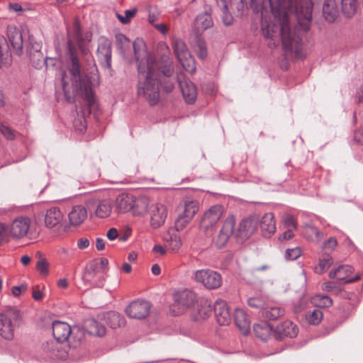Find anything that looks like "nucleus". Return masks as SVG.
Segmentation results:
<instances>
[{
  "label": "nucleus",
  "instance_id": "58836bf2",
  "mask_svg": "<svg viewBox=\"0 0 363 363\" xmlns=\"http://www.w3.org/2000/svg\"><path fill=\"white\" fill-rule=\"evenodd\" d=\"M106 321L112 328H116L124 325V318L118 313L111 311L106 315Z\"/></svg>",
  "mask_w": 363,
  "mask_h": 363
},
{
  "label": "nucleus",
  "instance_id": "a878e982",
  "mask_svg": "<svg viewBox=\"0 0 363 363\" xmlns=\"http://www.w3.org/2000/svg\"><path fill=\"white\" fill-rule=\"evenodd\" d=\"M63 219V215L60 210L57 207L49 208L45 216V224L48 228H52L61 223Z\"/></svg>",
  "mask_w": 363,
  "mask_h": 363
},
{
  "label": "nucleus",
  "instance_id": "bb28decb",
  "mask_svg": "<svg viewBox=\"0 0 363 363\" xmlns=\"http://www.w3.org/2000/svg\"><path fill=\"white\" fill-rule=\"evenodd\" d=\"M87 217V211L81 205L75 206L68 214L69 223L72 225H80Z\"/></svg>",
  "mask_w": 363,
  "mask_h": 363
},
{
  "label": "nucleus",
  "instance_id": "f3484780",
  "mask_svg": "<svg viewBox=\"0 0 363 363\" xmlns=\"http://www.w3.org/2000/svg\"><path fill=\"white\" fill-rule=\"evenodd\" d=\"M214 313L219 325H227L230 323V313L225 301L219 299L215 302Z\"/></svg>",
  "mask_w": 363,
  "mask_h": 363
},
{
  "label": "nucleus",
  "instance_id": "37998d69",
  "mask_svg": "<svg viewBox=\"0 0 363 363\" xmlns=\"http://www.w3.org/2000/svg\"><path fill=\"white\" fill-rule=\"evenodd\" d=\"M149 200L146 197L135 199L134 208L135 213L138 214H144L148 211Z\"/></svg>",
  "mask_w": 363,
  "mask_h": 363
},
{
  "label": "nucleus",
  "instance_id": "69168bd1",
  "mask_svg": "<svg viewBox=\"0 0 363 363\" xmlns=\"http://www.w3.org/2000/svg\"><path fill=\"white\" fill-rule=\"evenodd\" d=\"M355 101L358 104L363 101V84L361 85L357 90L354 96Z\"/></svg>",
  "mask_w": 363,
  "mask_h": 363
},
{
  "label": "nucleus",
  "instance_id": "4468645a",
  "mask_svg": "<svg viewBox=\"0 0 363 363\" xmlns=\"http://www.w3.org/2000/svg\"><path fill=\"white\" fill-rule=\"evenodd\" d=\"M150 225L155 228H159L162 225L167 216L166 206L160 203L152 204L150 208Z\"/></svg>",
  "mask_w": 363,
  "mask_h": 363
},
{
  "label": "nucleus",
  "instance_id": "2eb2a0df",
  "mask_svg": "<svg viewBox=\"0 0 363 363\" xmlns=\"http://www.w3.org/2000/svg\"><path fill=\"white\" fill-rule=\"evenodd\" d=\"M30 225V220L28 217H18L11 223L9 231L13 238H21L28 234Z\"/></svg>",
  "mask_w": 363,
  "mask_h": 363
},
{
  "label": "nucleus",
  "instance_id": "412c9836",
  "mask_svg": "<svg viewBox=\"0 0 363 363\" xmlns=\"http://www.w3.org/2000/svg\"><path fill=\"white\" fill-rule=\"evenodd\" d=\"M191 45L200 59H205L207 56L208 51L205 40L202 38V35L198 33H191L190 35Z\"/></svg>",
  "mask_w": 363,
  "mask_h": 363
},
{
  "label": "nucleus",
  "instance_id": "5fc2aeb1",
  "mask_svg": "<svg viewBox=\"0 0 363 363\" xmlns=\"http://www.w3.org/2000/svg\"><path fill=\"white\" fill-rule=\"evenodd\" d=\"M283 225L286 229L296 230L297 228L296 221L291 216H286L283 219Z\"/></svg>",
  "mask_w": 363,
  "mask_h": 363
},
{
  "label": "nucleus",
  "instance_id": "c85d7f7f",
  "mask_svg": "<svg viewBox=\"0 0 363 363\" xmlns=\"http://www.w3.org/2000/svg\"><path fill=\"white\" fill-rule=\"evenodd\" d=\"M303 234L308 240L315 243L319 242L324 237L323 232L312 223H306L303 225Z\"/></svg>",
  "mask_w": 363,
  "mask_h": 363
},
{
  "label": "nucleus",
  "instance_id": "0e129e2a",
  "mask_svg": "<svg viewBox=\"0 0 363 363\" xmlns=\"http://www.w3.org/2000/svg\"><path fill=\"white\" fill-rule=\"evenodd\" d=\"M294 230L286 229V230L279 236V240H288L291 239L294 237Z\"/></svg>",
  "mask_w": 363,
  "mask_h": 363
},
{
  "label": "nucleus",
  "instance_id": "774afa93",
  "mask_svg": "<svg viewBox=\"0 0 363 363\" xmlns=\"http://www.w3.org/2000/svg\"><path fill=\"white\" fill-rule=\"evenodd\" d=\"M89 246V241L87 238H80L77 242L78 248L83 250Z\"/></svg>",
  "mask_w": 363,
  "mask_h": 363
},
{
  "label": "nucleus",
  "instance_id": "c03bdc74",
  "mask_svg": "<svg viewBox=\"0 0 363 363\" xmlns=\"http://www.w3.org/2000/svg\"><path fill=\"white\" fill-rule=\"evenodd\" d=\"M169 238H166V240L169 242V247L172 251H177L182 245L179 235L177 233H172V234H169Z\"/></svg>",
  "mask_w": 363,
  "mask_h": 363
},
{
  "label": "nucleus",
  "instance_id": "2f4dec72",
  "mask_svg": "<svg viewBox=\"0 0 363 363\" xmlns=\"http://www.w3.org/2000/svg\"><path fill=\"white\" fill-rule=\"evenodd\" d=\"M11 61V55L6 39L0 35V68L3 65H9Z\"/></svg>",
  "mask_w": 363,
  "mask_h": 363
},
{
  "label": "nucleus",
  "instance_id": "6e6d98bb",
  "mask_svg": "<svg viewBox=\"0 0 363 363\" xmlns=\"http://www.w3.org/2000/svg\"><path fill=\"white\" fill-rule=\"evenodd\" d=\"M229 1L231 8L235 6L238 11L237 16H242L245 9L243 0H228Z\"/></svg>",
  "mask_w": 363,
  "mask_h": 363
},
{
  "label": "nucleus",
  "instance_id": "473e14b6",
  "mask_svg": "<svg viewBox=\"0 0 363 363\" xmlns=\"http://www.w3.org/2000/svg\"><path fill=\"white\" fill-rule=\"evenodd\" d=\"M342 13L347 17L352 16L357 11V0H336Z\"/></svg>",
  "mask_w": 363,
  "mask_h": 363
},
{
  "label": "nucleus",
  "instance_id": "5701e85b",
  "mask_svg": "<svg viewBox=\"0 0 363 363\" xmlns=\"http://www.w3.org/2000/svg\"><path fill=\"white\" fill-rule=\"evenodd\" d=\"M340 7L336 0H325L323 6V14L328 22H333L337 18Z\"/></svg>",
  "mask_w": 363,
  "mask_h": 363
},
{
  "label": "nucleus",
  "instance_id": "7c9ffc66",
  "mask_svg": "<svg viewBox=\"0 0 363 363\" xmlns=\"http://www.w3.org/2000/svg\"><path fill=\"white\" fill-rule=\"evenodd\" d=\"M253 331L255 336L263 341L267 340L274 332L271 325L266 322L255 324Z\"/></svg>",
  "mask_w": 363,
  "mask_h": 363
},
{
  "label": "nucleus",
  "instance_id": "052dcab7",
  "mask_svg": "<svg viewBox=\"0 0 363 363\" xmlns=\"http://www.w3.org/2000/svg\"><path fill=\"white\" fill-rule=\"evenodd\" d=\"M32 297L35 301H40L43 298V292L39 289L38 286H35L33 288Z\"/></svg>",
  "mask_w": 363,
  "mask_h": 363
},
{
  "label": "nucleus",
  "instance_id": "423d86ee",
  "mask_svg": "<svg viewBox=\"0 0 363 363\" xmlns=\"http://www.w3.org/2000/svg\"><path fill=\"white\" fill-rule=\"evenodd\" d=\"M172 46L174 52L183 68L189 73H194L196 71L195 61L185 43L181 39L174 38Z\"/></svg>",
  "mask_w": 363,
  "mask_h": 363
},
{
  "label": "nucleus",
  "instance_id": "ea45409f",
  "mask_svg": "<svg viewBox=\"0 0 363 363\" xmlns=\"http://www.w3.org/2000/svg\"><path fill=\"white\" fill-rule=\"evenodd\" d=\"M35 51L32 52V50H28V53L30 57V62L34 67L39 66L44 60L43 54L40 51L41 46L39 43H35Z\"/></svg>",
  "mask_w": 363,
  "mask_h": 363
},
{
  "label": "nucleus",
  "instance_id": "9d476101",
  "mask_svg": "<svg viewBox=\"0 0 363 363\" xmlns=\"http://www.w3.org/2000/svg\"><path fill=\"white\" fill-rule=\"evenodd\" d=\"M223 213L224 207L222 205L216 204L211 206L203 213L201 220V226L206 230L214 227Z\"/></svg>",
  "mask_w": 363,
  "mask_h": 363
},
{
  "label": "nucleus",
  "instance_id": "20e7f679",
  "mask_svg": "<svg viewBox=\"0 0 363 363\" xmlns=\"http://www.w3.org/2000/svg\"><path fill=\"white\" fill-rule=\"evenodd\" d=\"M235 218L234 216H228L224 220L216 240V245L223 247L234 235L237 242H243L252 236L257 228L258 218L250 216L241 220L235 230Z\"/></svg>",
  "mask_w": 363,
  "mask_h": 363
},
{
  "label": "nucleus",
  "instance_id": "9b49d317",
  "mask_svg": "<svg viewBox=\"0 0 363 363\" xmlns=\"http://www.w3.org/2000/svg\"><path fill=\"white\" fill-rule=\"evenodd\" d=\"M177 81L185 101L194 104L197 97V89L194 84L183 74L178 76Z\"/></svg>",
  "mask_w": 363,
  "mask_h": 363
},
{
  "label": "nucleus",
  "instance_id": "6ab92c4d",
  "mask_svg": "<svg viewBox=\"0 0 363 363\" xmlns=\"http://www.w3.org/2000/svg\"><path fill=\"white\" fill-rule=\"evenodd\" d=\"M52 335L58 342L68 340L71 335V327L65 322L55 320L52 323Z\"/></svg>",
  "mask_w": 363,
  "mask_h": 363
},
{
  "label": "nucleus",
  "instance_id": "39448f33",
  "mask_svg": "<svg viewBox=\"0 0 363 363\" xmlns=\"http://www.w3.org/2000/svg\"><path fill=\"white\" fill-rule=\"evenodd\" d=\"M21 315L16 310H9L0 314V336L6 340H12L15 330L20 326Z\"/></svg>",
  "mask_w": 363,
  "mask_h": 363
},
{
  "label": "nucleus",
  "instance_id": "8fccbe9b",
  "mask_svg": "<svg viewBox=\"0 0 363 363\" xmlns=\"http://www.w3.org/2000/svg\"><path fill=\"white\" fill-rule=\"evenodd\" d=\"M247 303L252 308L260 309L261 313L263 311V308H264L267 304L262 298L258 296L250 298L247 300Z\"/></svg>",
  "mask_w": 363,
  "mask_h": 363
},
{
  "label": "nucleus",
  "instance_id": "f704fd0d",
  "mask_svg": "<svg viewBox=\"0 0 363 363\" xmlns=\"http://www.w3.org/2000/svg\"><path fill=\"white\" fill-rule=\"evenodd\" d=\"M60 345L52 340L48 341L43 344L42 349L43 352L50 358H60Z\"/></svg>",
  "mask_w": 363,
  "mask_h": 363
},
{
  "label": "nucleus",
  "instance_id": "ddd939ff",
  "mask_svg": "<svg viewBox=\"0 0 363 363\" xmlns=\"http://www.w3.org/2000/svg\"><path fill=\"white\" fill-rule=\"evenodd\" d=\"M298 333V328L292 321L286 320L277 325L274 330V335L277 340L284 337L294 338Z\"/></svg>",
  "mask_w": 363,
  "mask_h": 363
},
{
  "label": "nucleus",
  "instance_id": "bf43d9fd",
  "mask_svg": "<svg viewBox=\"0 0 363 363\" xmlns=\"http://www.w3.org/2000/svg\"><path fill=\"white\" fill-rule=\"evenodd\" d=\"M92 264H96L97 269H103L105 271L107 265H108V260L106 258H101L99 260H95L92 262H91ZM106 272H104L105 273Z\"/></svg>",
  "mask_w": 363,
  "mask_h": 363
},
{
  "label": "nucleus",
  "instance_id": "a211bd4d",
  "mask_svg": "<svg viewBox=\"0 0 363 363\" xmlns=\"http://www.w3.org/2000/svg\"><path fill=\"white\" fill-rule=\"evenodd\" d=\"M213 25L212 17L208 12L199 14L194 22L191 33L202 35V33Z\"/></svg>",
  "mask_w": 363,
  "mask_h": 363
},
{
  "label": "nucleus",
  "instance_id": "338daca9",
  "mask_svg": "<svg viewBox=\"0 0 363 363\" xmlns=\"http://www.w3.org/2000/svg\"><path fill=\"white\" fill-rule=\"evenodd\" d=\"M58 254L60 256H64L65 257H69L72 255V252L68 247H61L57 250Z\"/></svg>",
  "mask_w": 363,
  "mask_h": 363
},
{
  "label": "nucleus",
  "instance_id": "aec40b11",
  "mask_svg": "<svg viewBox=\"0 0 363 363\" xmlns=\"http://www.w3.org/2000/svg\"><path fill=\"white\" fill-rule=\"evenodd\" d=\"M259 227L263 236L270 238L276 232V221L272 213H266L259 220Z\"/></svg>",
  "mask_w": 363,
  "mask_h": 363
},
{
  "label": "nucleus",
  "instance_id": "cd10ccee",
  "mask_svg": "<svg viewBox=\"0 0 363 363\" xmlns=\"http://www.w3.org/2000/svg\"><path fill=\"white\" fill-rule=\"evenodd\" d=\"M352 272V267L350 265H341L334 271L329 273L331 279L337 278L338 280L345 281L347 283L353 282L359 279L357 277L355 279H347L348 276Z\"/></svg>",
  "mask_w": 363,
  "mask_h": 363
},
{
  "label": "nucleus",
  "instance_id": "4be33fe9",
  "mask_svg": "<svg viewBox=\"0 0 363 363\" xmlns=\"http://www.w3.org/2000/svg\"><path fill=\"white\" fill-rule=\"evenodd\" d=\"M235 323L240 331L247 335L250 330V320L245 310L237 308L235 310Z\"/></svg>",
  "mask_w": 363,
  "mask_h": 363
},
{
  "label": "nucleus",
  "instance_id": "393cba45",
  "mask_svg": "<svg viewBox=\"0 0 363 363\" xmlns=\"http://www.w3.org/2000/svg\"><path fill=\"white\" fill-rule=\"evenodd\" d=\"M135 199L128 194H121L116 199V208L118 213H124L134 208Z\"/></svg>",
  "mask_w": 363,
  "mask_h": 363
},
{
  "label": "nucleus",
  "instance_id": "c9c22d12",
  "mask_svg": "<svg viewBox=\"0 0 363 363\" xmlns=\"http://www.w3.org/2000/svg\"><path fill=\"white\" fill-rule=\"evenodd\" d=\"M217 5L222 11V21L226 26H230L233 23L234 18L228 11V0H216Z\"/></svg>",
  "mask_w": 363,
  "mask_h": 363
},
{
  "label": "nucleus",
  "instance_id": "b1692460",
  "mask_svg": "<svg viewBox=\"0 0 363 363\" xmlns=\"http://www.w3.org/2000/svg\"><path fill=\"white\" fill-rule=\"evenodd\" d=\"M9 40L18 55H21L23 51V37L21 31L15 27L8 28Z\"/></svg>",
  "mask_w": 363,
  "mask_h": 363
},
{
  "label": "nucleus",
  "instance_id": "680f3d73",
  "mask_svg": "<svg viewBox=\"0 0 363 363\" xmlns=\"http://www.w3.org/2000/svg\"><path fill=\"white\" fill-rule=\"evenodd\" d=\"M107 238L111 240H115L116 238H118L119 233L118 230L116 228H110L106 233Z\"/></svg>",
  "mask_w": 363,
  "mask_h": 363
},
{
  "label": "nucleus",
  "instance_id": "72a5a7b5",
  "mask_svg": "<svg viewBox=\"0 0 363 363\" xmlns=\"http://www.w3.org/2000/svg\"><path fill=\"white\" fill-rule=\"evenodd\" d=\"M88 333L94 336L102 337L106 334L105 326L96 320H89L86 323Z\"/></svg>",
  "mask_w": 363,
  "mask_h": 363
},
{
  "label": "nucleus",
  "instance_id": "de8ad7c7",
  "mask_svg": "<svg viewBox=\"0 0 363 363\" xmlns=\"http://www.w3.org/2000/svg\"><path fill=\"white\" fill-rule=\"evenodd\" d=\"M323 318V313L320 309H315L306 315L307 321L312 325H318Z\"/></svg>",
  "mask_w": 363,
  "mask_h": 363
},
{
  "label": "nucleus",
  "instance_id": "e433bc0d",
  "mask_svg": "<svg viewBox=\"0 0 363 363\" xmlns=\"http://www.w3.org/2000/svg\"><path fill=\"white\" fill-rule=\"evenodd\" d=\"M212 313L211 304L208 301H203L197 306L196 314L194 318L196 320H205L208 318Z\"/></svg>",
  "mask_w": 363,
  "mask_h": 363
},
{
  "label": "nucleus",
  "instance_id": "f8f14e48",
  "mask_svg": "<svg viewBox=\"0 0 363 363\" xmlns=\"http://www.w3.org/2000/svg\"><path fill=\"white\" fill-rule=\"evenodd\" d=\"M96 55L104 67L108 69L111 67V43L108 38L105 37L99 38Z\"/></svg>",
  "mask_w": 363,
  "mask_h": 363
},
{
  "label": "nucleus",
  "instance_id": "3c124183",
  "mask_svg": "<svg viewBox=\"0 0 363 363\" xmlns=\"http://www.w3.org/2000/svg\"><path fill=\"white\" fill-rule=\"evenodd\" d=\"M302 254V250L299 247L287 249L285 252V258L287 260H295Z\"/></svg>",
  "mask_w": 363,
  "mask_h": 363
},
{
  "label": "nucleus",
  "instance_id": "a18cd8bd",
  "mask_svg": "<svg viewBox=\"0 0 363 363\" xmlns=\"http://www.w3.org/2000/svg\"><path fill=\"white\" fill-rule=\"evenodd\" d=\"M36 269L43 276H48L49 274V263L40 255L36 262Z\"/></svg>",
  "mask_w": 363,
  "mask_h": 363
},
{
  "label": "nucleus",
  "instance_id": "f257e3e1",
  "mask_svg": "<svg viewBox=\"0 0 363 363\" xmlns=\"http://www.w3.org/2000/svg\"><path fill=\"white\" fill-rule=\"evenodd\" d=\"M269 10H261V29L264 38L272 39L279 30L282 48L296 55L301 50L300 31L311 27L313 4L310 0H269Z\"/></svg>",
  "mask_w": 363,
  "mask_h": 363
},
{
  "label": "nucleus",
  "instance_id": "603ef678",
  "mask_svg": "<svg viewBox=\"0 0 363 363\" xmlns=\"http://www.w3.org/2000/svg\"><path fill=\"white\" fill-rule=\"evenodd\" d=\"M159 71L164 76H171L174 72L172 62L169 59H167L166 60V64L163 67H159Z\"/></svg>",
  "mask_w": 363,
  "mask_h": 363
},
{
  "label": "nucleus",
  "instance_id": "79ce46f5",
  "mask_svg": "<svg viewBox=\"0 0 363 363\" xmlns=\"http://www.w3.org/2000/svg\"><path fill=\"white\" fill-rule=\"evenodd\" d=\"M332 263L333 259L330 255H323L322 258L320 259L318 265L315 268V272L318 274H323L330 267Z\"/></svg>",
  "mask_w": 363,
  "mask_h": 363
},
{
  "label": "nucleus",
  "instance_id": "49530a36",
  "mask_svg": "<svg viewBox=\"0 0 363 363\" xmlns=\"http://www.w3.org/2000/svg\"><path fill=\"white\" fill-rule=\"evenodd\" d=\"M313 302L318 307H329L332 305V299L325 295H317L313 298Z\"/></svg>",
  "mask_w": 363,
  "mask_h": 363
},
{
  "label": "nucleus",
  "instance_id": "a19ab883",
  "mask_svg": "<svg viewBox=\"0 0 363 363\" xmlns=\"http://www.w3.org/2000/svg\"><path fill=\"white\" fill-rule=\"evenodd\" d=\"M199 211V203L196 201L188 199L184 204V213L189 218H193Z\"/></svg>",
  "mask_w": 363,
  "mask_h": 363
},
{
  "label": "nucleus",
  "instance_id": "4c0bfd02",
  "mask_svg": "<svg viewBox=\"0 0 363 363\" xmlns=\"http://www.w3.org/2000/svg\"><path fill=\"white\" fill-rule=\"evenodd\" d=\"M111 203L108 200L101 201L97 206L95 213L99 218H106L111 213Z\"/></svg>",
  "mask_w": 363,
  "mask_h": 363
},
{
  "label": "nucleus",
  "instance_id": "13d9d810",
  "mask_svg": "<svg viewBox=\"0 0 363 363\" xmlns=\"http://www.w3.org/2000/svg\"><path fill=\"white\" fill-rule=\"evenodd\" d=\"M117 45L119 49L123 50V44L130 43V40L123 34H119L116 36Z\"/></svg>",
  "mask_w": 363,
  "mask_h": 363
},
{
  "label": "nucleus",
  "instance_id": "09e8293b",
  "mask_svg": "<svg viewBox=\"0 0 363 363\" xmlns=\"http://www.w3.org/2000/svg\"><path fill=\"white\" fill-rule=\"evenodd\" d=\"M191 220V218L187 217V216L183 214L179 216L175 221V230L180 231L182 230L184 228L186 227L189 221Z\"/></svg>",
  "mask_w": 363,
  "mask_h": 363
},
{
  "label": "nucleus",
  "instance_id": "7ed1b4c3",
  "mask_svg": "<svg viewBox=\"0 0 363 363\" xmlns=\"http://www.w3.org/2000/svg\"><path fill=\"white\" fill-rule=\"evenodd\" d=\"M135 58L138 64L140 77L138 84V96L143 97L151 106L155 105L160 100V84L157 77V65L154 56L150 55L146 45L141 38H137L133 43Z\"/></svg>",
  "mask_w": 363,
  "mask_h": 363
},
{
  "label": "nucleus",
  "instance_id": "dca6fc26",
  "mask_svg": "<svg viewBox=\"0 0 363 363\" xmlns=\"http://www.w3.org/2000/svg\"><path fill=\"white\" fill-rule=\"evenodd\" d=\"M104 271L97 269L96 264H89L83 275V281L89 286H99L104 279Z\"/></svg>",
  "mask_w": 363,
  "mask_h": 363
},
{
  "label": "nucleus",
  "instance_id": "f03ea898",
  "mask_svg": "<svg viewBox=\"0 0 363 363\" xmlns=\"http://www.w3.org/2000/svg\"><path fill=\"white\" fill-rule=\"evenodd\" d=\"M69 35V40L67 43L69 55L71 61L69 67V74L71 77L67 76L65 72H62L59 82L62 86L65 97L67 101H71V96L69 93L71 89L73 91L77 92L82 95L88 104L89 109L94 106L95 99L91 88L92 84H99V77L96 75L93 79V82L84 80L80 72V65L78 57L76 55L74 47L72 40H76L78 47L86 57L87 61L94 62L93 57L91 56L89 49L86 45L91 40L92 33L90 31L86 32L84 35L81 33L80 25L77 20H75L73 24V32L72 35Z\"/></svg>",
  "mask_w": 363,
  "mask_h": 363
},
{
  "label": "nucleus",
  "instance_id": "6e6552de",
  "mask_svg": "<svg viewBox=\"0 0 363 363\" xmlns=\"http://www.w3.org/2000/svg\"><path fill=\"white\" fill-rule=\"evenodd\" d=\"M194 280L208 289H218L222 284L219 273L211 269H199L194 272Z\"/></svg>",
  "mask_w": 363,
  "mask_h": 363
},
{
  "label": "nucleus",
  "instance_id": "e2e57ef3",
  "mask_svg": "<svg viewBox=\"0 0 363 363\" xmlns=\"http://www.w3.org/2000/svg\"><path fill=\"white\" fill-rule=\"evenodd\" d=\"M7 240V230L5 225L0 223V243Z\"/></svg>",
  "mask_w": 363,
  "mask_h": 363
},
{
  "label": "nucleus",
  "instance_id": "c756f323",
  "mask_svg": "<svg viewBox=\"0 0 363 363\" xmlns=\"http://www.w3.org/2000/svg\"><path fill=\"white\" fill-rule=\"evenodd\" d=\"M285 311L280 306L267 303L263 311L261 313L262 315L269 320H276L278 318L284 315Z\"/></svg>",
  "mask_w": 363,
  "mask_h": 363
},
{
  "label": "nucleus",
  "instance_id": "0eeeda50",
  "mask_svg": "<svg viewBox=\"0 0 363 363\" xmlns=\"http://www.w3.org/2000/svg\"><path fill=\"white\" fill-rule=\"evenodd\" d=\"M196 294L189 290H182L173 294L174 303L170 307V311L174 315H179L187 308L191 306L195 300Z\"/></svg>",
  "mask_w": 363,
  "mask_h": 363
},
{
  "label": "nucleus",
  "instance_id": "1a4fd4ad",
  "mask_svg": "<svg viewBox=\"0 0 363 363\" xmlns=\"http://www.w3.org/2000/svg\"><path fill=\"white\" fill-rule=\"evenodd\" d=\"M150 308L151 304L149 301L138 299L132 301L127 306L125 313L131 318L140 320L149 315Z\"/></svg>",
  "mask_w": 363,
  "mask_h": 363
},
{
  "label": "nucleus",
  "instance_id": "864d4df0",
  "mask_svg": "<svg viewBox=\"0 0 363 363\" xmlns=\"http://www.w3.org/2000/svg\"><path fill=\"white\" fill-rule=\"evenodd\" d=\"M0 132L7 140H11L16 138V132L3 124L0 125Z\"/></svg>",
  "mask_w": 363,
  "mask_h": 363
},
{
  "label": "nucleus",
  "instance_id": "4d7b16f0",
  "mask_svg": "<svg viewBox=\"0 0 363 363\" xmlns=\"http://www.w3.org/2000/svg\"><path fill=\"white\" fill-rule=\"evenodd\" d=\"M337 245V241L336 238L334 237H331L323 243L322 248L323 250L332 252L335 249Z\"/></svg>",
  "mask_w": 363,
  "mask_h": 363
}]
</instances>
